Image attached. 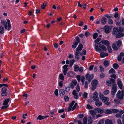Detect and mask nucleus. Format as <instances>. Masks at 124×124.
Segmentation results:
<instances>
[{"mask_svg": "<svg viewBox=\"0 0 124 124\" xmlns=\"http://www.w3.org/2000/svg\"><path fill=\"white\" fill-rule=\"evenodd\" d=\"M95 49L97 51H99L101 52L103 51H105L107 50L106 47L104 45L101 46L100 43H97L95 44Z\"/></svg>", "mask_w": 124, "mask_h": 124, "instance_id": "f257e3e1", "label": "nucleus"}, {"mask_svg": "<svg viewBox=\"0 0 124 124\" xmlns=\"http://www.w3.org/2000/svg\"><path fill=\"white\" fill-rule=\"evenodd\" d=\"M121 44L122 42L120 40L115 42L112 45L113 49L115 51L118 50L119 47L121 46Z\"/></svg>", "mask_w": 124, "mask_h": 124, "instance_id": "f03ea898", "label": "nucleus"}, {"mask_svg": "<svg viewBox=\"0 0 124 124\" xmlns=\"http://www.w3.org/2000/svg\"><path fill=\"white\" fill-rule=\"evenodd\" d=\"M7 22L3 20H1V23L3 25L5 29H7L8 27V30H9L11 29V24L10 21L8 19H7Z\"/></svg>", "mask_w": 124, "mask_h": 124, "instance_id": "7ed1b4c3", "label": "nucleus"}, {"mask_svg": "<svg viewBox=\"0 0 124 124\" xmlns=\"http://www.w3.org/2000/svg\"><path fill=\"white\" fill-rule=\"evenodd\" d=\"M75 102V101H72V102L70 104L69 106L68 109V111H70L71 110L72 111H73L76 108L77 105V103H75V104L72 107V106L74 105Z\"/></svg>", "mask_w": 124, "mask_h": 124, "instance_id": "20e7f679", "label": "nucleus"}, {"mask_svg": "<svg viewBox=\"0 0 124 124\" xmlns=\"http://www.w3.org/2000/svg\"><path fill=\"white\" fill-rule=\"evenodd\" d=\"M99 95L100 99L103 102L105 103L109 101L108 98L107 97H105L103 94L101 92L99 93Z\"/></svg>", "mask_w": 124, "mask_h": 124, "instance_id": "39448f33", "label": "nucleus"}, {"mask_svg": "<svg viewBox=\"0 0 124 124\" xmlns=\"http://www.w3.org/2000/svg\"><path fill=\"white\" fill-rule=\"evenodd\" d=\"M124 90H123L121 92L120 90L118 91L116 94V97L119 99L122 100L123 98Z\"/></svg>", "mask_w": 124, "mask_h": 124, "instance_id": "423d86ee", "label": "nucleus"}, {"mask_svg": "<svg viewBox=\"0 0 124 124\" xmlns=\"http://www.w3.org/2000/svg\"><path fill=\"white\" fill-rule=\"evenodd\" d=\"M98 83V82L96 80H93L91 84L92 85V87L91 89L92 90H93L95 89L96 87V86Z\"/></svg>", "mask_w": 124, "mask_h": 124, "instance_id": "0eeeda50", "label": "nucleus"}, {"mask_svg": "<svg viewBox=\"0 0 124 124\" xmlns=\"http://www.w3.org/2000/svg\"><path fill=\"white\" fill-rule=\"evenodd\" d=\"M117 86L116 84H114L112 87L111 93L112 95H114L117 90Z\"/></svg>", "mask_w": 124, "mask_h": 124, "instance_id": "6e6552de", "label": "nucleus"}, {"mask_svg": "<svg viewBox=\"0 0 124 124\" xmlns=\"http://www.w3.org/2000/svg\"><path fill=\"white\" fill-rule=\"evenodd\" d=\"M9 101V99H6L3 103V106L1 108L2 109H4L8 107L9 105L8 104Z\"/></svg>", "mask_w": 124, "mask_h": 124, "instance_id": "1a4fd4ad", "label": "nucleus"}, {"mask_svg": "<svg viewBox=\"0 0 124 124\" xmlns=\"http://www.w3.org/2000/svg\"><path fill=\"white\" fill-rule=\"evenodd\" d=\"M94 75L93 74H92L90 75L89 74H87L85 75L86 79L88 80L89 82L91 81L93 78Z\"/></svg>", "mask_w": 124, "mask_h": 124, "instance_id": "9d476101", "label": "nucleus"}, {"mask_svg": "<svg viewBox=\"0 0 124 124\" xmlns=\"http://www.w3.org/2000/svg\"><path fill=\"white\" fill-rule=\"evenodd\" d=\"M117 82L118 87L120 88V89H122L124 87L120 79H117Z\"/></svg>", "mask_w": 124, "mask_h": 124, "instance_id": "9b49d317", "label": "nucleus"}, {"mask_svg": "<svg viewBox=\"0 0 124 124\" xmlns=\"http://www.w3.org/2000/svg\"><path fill=\"white\" fill-rule=\"evenodd\" d=\"M77 81L76 80L72 81L70 84V87L72 89H73L74 87L77 85Z\"/></svg>", "mask_w": 124, "mask_h": 124, "instance_id": "f8f14e48", "label": "nucleus"}, {"mask_svg": "<svg viewBox=\"0 0 124 124\" xmlns=\"http://www.w3.org/2000/svg\"><path fill=\"white\" fill-rule=\"evenodd\" d=\"M93 99L94 101H97L99 100L98 93L97 92H95L93 93Z\"/></svg>", "mask_w": 124, "mask_h": 124, "instance_id": "ddd939ff", "label": "nucleus"}, {"mask_svg": "<svg viewBox=\"0 0 124 124\" xmlns=\"http://www.w3.org/2000/svg\"><path fill=\"white\" fill-rule=\"evenodd\" d=\"M76 90H73V91L72 93L74 96V98L75 99H77L79 97L78 94L77 93Z\"/></svg>", "mask_w": 124, "mask_h": 124, "instance_id": "4468645a", "label": "nucleus"}, {"mask_svg": "<svg viewBox=\"0 0 124 124\" xmlns=\"http://www.w3.org/2000/svg\"><path fill=\"white\" fill-rule=\"evenodd\" d=\"M68 67V65L66 64L64 65L63 67V69H64L63 72L64 75H65L67 74L68 70V69L67 68Z\"/></svg>", "mask_w": 124, "mask_h": 124, "instance_id": "2eb2a0df", "label": "nucleus"}, {"mask_svg": "<svg viewBox=\"0 0 124 124\" xmlns=\"http://www.w3.org/2000/svg\"><path fill=\"white\" fill-rule=\"evenodd\" d=\"M119 30L118 28L116 27H114L113 29L112 32L113 34L115 35L116 36L118 33V32L119 31Z\"/></svg>", "mask_w": 124, "mask_h": 124, "instance_id": "dca6fc26", "label": "nucleus"}, {"mask_svg": "<svg viewBox=\"0 0 124 124\" xmlns=\"http://www.w3.org/2000/svg\"><path fill=\"white\" fill-rule=\"evenodd\" d=\"M7 89L5 87H3L2 90L1 95L3 96H6L7 95L6 92Z\"/></svg>", "mask_w": 124, "mask_h": 124, "instance_id": "f3484780", "label": "nucleus"}, {"mask_svg": "<svg viewBox=\"0 0 124 124\" xmlns=\"http://www.w3.org/2000/svg\"><path fill=\"white\" fill-rule=\"evenodd\" d=\"M121 31H122L121 30L120 31H119V32H118V33L116 36V38H120L124 36V33H122Z\"/></svg>", "mask_w": 124, "mask_h": 124, "instance_id": "a211bd4d", "label": "nucleus"}, {"mask_svg": "<svg viewBox=\"0 0 124 124\" xmlns=\"http://www.w3.org/2000/svg\"><path fill=\"white\" fill-rule=\"evenodd\" d=\"M89 112L91 115L92 116H95L97 111L96 109H95L94 110H90Z\"/></svg>", "mask_w": 124, "mask_h": 124, "instance_id": "6ab92c4d", "label": "nucleus"}, {"mask_svg": "<svg viewBox=\"0 0 124 124\" xmlns=\"http://www.w3.org/2000/svg\"><path fill=\"white\" fill-rule=\"evenodd\" d=\"M83 47V46L81 44H79L77 48L76 49V50L77 51L79 52L82 49Z\"/></svg>", "mask_w": 124, "mask_h": 124, "instance_id": "aec40b11", "label": "nucleus"}, {"mask_svg": "<svg viewBox=\"0 0 124 124\" xmlns=\"http://www.w3.org/2000/svg\"><path fill=\"white\" fill-rule=\"evenodd\" d=\"M103 44L108 46L109 44V41L106 40H103L101 42Z\"/></svg>", "mask_w": 124, "mask_h": 124, "instance_id": "412c9836", "label": "nucleus"}, {"mask_svg": "<svg viewBox=\"0 0 124 124\" xmlns=\"http://www.w3.org/2000/svg\"><path fill=\"white\" fill-rule=\"evenodd\" d=\"M105 31L106 33H108L110 32V30L109 27L107 25H106L104 27Z\"/></svg>", "mask_w": 124, "mask_h": 124, "instance_id": "4be33fe9", "label": "nucleus"}, {"mask_svg": "<svg viewBox=\"0 0 124 124\" xmlns=\"http://www.w3.org/2000/svg\"><path fill=\"white\" fill-rule=\"evenodd\" d=\"M74 73L72 71H69L67 74L68 76L69 77H72L74 76Z\"/></svg>", "mask_w": 124, "mask_h": 124, "instance_id": "5701e85b", "label": "nucleus"}, {"mask_svg": "<svg viewBox=\"0 0 124 124\" xmlns=\"http://www.w3.org/2000/svg\"><path fill=\"white\" fill-rule=\"evenodd\" d=\"M95 105L98 107H100L102 105V103L101 101H96L95 103Z\"/></svg>", "mask_w": 124, "mask_h": 124, "instance_id": "b1692460", "label": "nucleus"}, {"mask_svg": "<svg viewBox=\"0 0 124 124\" xmlns=\"http://www.w3.org/2000/svg\"><path fill=\"white\" fill-rule=\"evenodd\" d=\"M59 79L61 80V81H63L64 80V76L62 73H61L59 75Z\"/></svg>", "mask_w": 124, "mask_h": 124, "instance_id": "393cba45", "label": "nucleus"}, {"mask_svg": "<svg viewBox=\"0 0 124 124\" xmlns=\"http://www.w3.org/2000/svg\"><path fill=\"white\" fill-rule=\"evenodd\" d=\"M96 111L98 113L100 114H102L104 112L103 109L101 108H96Z\"/></svg>", "mask_w": 124, "mask_h": 124, "instance_id": "a878e982", "label": "nucleus"}, {"mask_svg": "<svg viewBox=\"0 0 124 124\" xmlns=\"http://www.w3.org/2000/svg\"><path fill=\"white\" fill-rule=\"evenodd\" d=\"M104 112L107 114H110L112 113L111 110V109H106L104 111Z\"/></svg>", "mask_w": 124, "mask_h": 124, "instance_id": "bb28decb", "label": "nucleus"}, {"mask_svg": "<svg viewBox=\"0 0 124 124\" xmlns=\"http://www.w3.org/2000/svg\"><path fill=\"white\" fill-rule=\"evenodd\" d=\"M106 19L104 17L102 18L101 19V23L103 24H105L107 21Z\"/></svg>", "mask_w": 124, "mask_h": 124, "instance_id": "cd10ccee", "label": "nucleus"}, {"mask_svg": "<svg viewBox=\"0 0 124 124\" xmlns=\"http://www.w3.org/2000/svg\"><path fill=\"white\" fill-rule=\"evenodd\" d=\"M108 54L106 53H101L100 54V56L102 58H103L105 56H108Z\"/></svg>", "mask_w": 124, "mask_h": 124, "instance_id": "c85d7f7f", "label": "nucleus"}, {"mask_svg": "<svg viewBox=\"0 0 124 124\" xmlns=\"http://www.w3.org/2000/svg\"><path fill=\"white\" fill-rule=\"evenodd\" d=\"M79 53L78 51L76 52L75 53V57L76 59H79Z\"/></svg>", "mask_w": 124, "mask_h": 124, "instance_id": "c756f323", "label": "nucleus"}, {"mask_svg": "<svg viewBox=\"0 0 124 124\" xmlns=\"http://www.w3.org/2000/svg\"><path fill=\"white\" fill-rule=\"evenodd\" d=\"M105 124H113L112 121L109 119H107L105 121Z\"/></svg>", "mask_w": 124, "mask_h": 124, "instance_id": "7c9ffc66", "label": "nucleus"}, {"mask_svg": "<svg viewBox=\"0 0 124 124\" xmlns=\"http://www.w3.org/2000/svg\"><path fill=\"white\" fill-rule=\"evenodd\" d=\"M93 122V121L91 119V116H89L88 117V124H92Z\"/></svg>", "mask_w": 124, "mask_h": 124, "instance_id": "2f4dec72", "label": "nucleus"}, {"mask_svg": "<svg viewBox=\"0 0 124 124\" xmlns=\"http://www.w3.org/2000/svg\"><path fill=\"white\" fill-rule=\"evenodd\" d=\"M101 115L100 114H98L96 115L95 116H92V118L93 119H96L98 118V117L101 116Z\"/></svg>", "mask_w": 124, "mask_h": 124, "instance_id": "473e14b6", "label": "nucleus"}, {"mask_svg": "<svg viewBox=\"0 0 124 124\" xmlns=\"http://www.w3.org/2000/svg\"><path fill=\"white\" fill-rule=\"evenodd\" d=\"M44 119V116H41V115H39L38 117L37 118V119L38 120V119L40 120L43 119Z\"/></svg>", "mask_w": 124, "mask_h": 124, "instance_id": "72a5a7b5", "label": "nucleus"}, {"mask_svg": "<svg viewBox=\"0 0 124 124\" xmlns=\"http://www.w3.org/2000/svg\"><path fill=\"white\" fill-rule=\"evenodd\" d=\"M109 62L107 61H105L103 62V64L105 67L108 66L109 65Z\"/></svg>", "mask_w": 124, "mask_h": 124, "instance_id": "f704fd0d", "label": "nucleus"}, {"mask_svg": "<svg viewBox=\"0 0 124 124\" xmlns=\"http://www.w3.org/2000/svg\"><path fill=\"white\" fill-rule=\"evenodd\" d=\"M83 124H87V117H85L83 119Z\"/></svg>", "mask_w": 124, "mask_h": 124, "instance_id": "c9c22d12", "label": "nucleus"}, {"mask_svg": "<svg viewBox=\"0 0 124 124\" xmlns=\"http://www.w3.org/2000/svg\"><path fill=\"white\" fill-rule=\"evenodd\" d=\"M63 81L61 80H59L58 85L61 87H62L63 85Z\"/></svg>", "mask_w": 124, "mask_h": 124, "instance_id": "e433bc0d", "label": "nucleus"}, {"mask_svg": "<svg viewBox=\"0 0 124 124\" xmlns=\"http://www.w3.org/2000/svg\"><path fill=\"white\" fill-rule=\"evenodd\" d=\"M78 44L77 42H75L72 45V47L73 48H75Z\"/></svg>", "mask_w": 124, "mask_h": 124, "instance_id": "4c0bfd02", "label": "nucleus"}, {"mask_svg": "<svg viewBox=\"0 0 124 124\" xmlns=\"http://www.w3.org/2000/svg\"><path fill=\"white\" fill-rule=\"evenodd\" d=\"M109 73L110 74L112 73H114L115 72V71L114 69L113 68H111L109 70Z\"/></svg>", "mask_w": 124, "mask_h": 124, "instance_id": "58836bf2", "label": "nucleus"}, {"mask_svg": "<svg viewBox=\"0 0 124 124\" xmlns=\"http://www.w3.org/2000/svg\"><path fill=\"white\" fill-rule=\"evenodd\" d=\"M76 89L77 90V93H78L80 91V87L79 86V85L78 84L77 86L76 87Z\"/></svg>", "mask_w": 124, "mask_h": 124, "instance_id": "ea45409f", "label": "nucleus"}, {"mask_svg": "<svg viewBox=\"0 0 124 124\" xmlns=\"http://www.w3.org/2000/svg\"><path fill=\"white\" fill-rule=\"evenodd\" d=\"M81 80L82 85H83L84 84V83L85 81V78L84 76H82L81 77Z\"/></svg>", "mask_w": 124, "mask_h": 124, "instance_id": "a19ab883", "label": "nucleus"}, {"mask_svg": "<svg viewBox=\"0 0 124 124\" xmlns=\"http://www.w3.org/2000/svg\"><path fill=\"white\" fill-rule=\"evenodd\" d=\"M111 110L112 113V112L116 113L119 112V110L117 109H111Z\"/></svg>", "mask_w": 124, "mask_h": 124, "instance_id": "79ce46f5", "label": "nucleus"}, {"mask_svg": "<svg viewBox=\"0 0 124 124\" xmlns=\"http://www.w3.org/2000/svg\"><path fill=\"white\" fill-rule=\"evenodd\" d=\"M79 69L78 66L77 65H76L74 66V70L75 71H77Z\"/></svg>", "mask_w": 124, "mask_h": 124, "instance_id": "37998d69", "label": "nucleus"}, {"mask_svg": "<svg viewBox=\"0 0 124 124\" xmlns=\"http://www.w3.org/2000/svg\"><path fill=\"white\" fill-rule=\"evenodd\" d=\"M4 31V28L2 27H0V33L1 34H2L3 33Z\"/></svg>", "mask_w": 124, "mask_h": 124, "instance_id": "c03bdc74", "label": "nucleus"}, {"mask_svg": "<svg viewBox=\"0 0 124 124\" xmlns=\"http://www.w3.org/2000/svg\"><path fill=\"white\" fill-rule=\"evenodd\" d=\"M65 93L64 90L63 89H62L61 90V95L63 96Z\"/></svg>", "mask_w": 124, "mask_h": 124, "instance_id": "a18cd8bd", "label": "nucleus"}, {"mask_svg": "<svg viewBox=\"0 0 124 124\" xmlns=\"http://www.w3.org/2000/svg\"><path fill=\"white\" fill-rule=\"evenodd\" d=\"M118 67V65L117 63H115L113 65V67L115 69H116Z\"/></svg>", "mask_w": 124, "mask_h": 124, "instance_id": "49530a36", "label": "nucleus"}, {"mask_svg": "<svg viewBox=\"0 0 124 124\" xmlns=\"http://www.w3.org/2000/svg\"><path fill=\"white\" fill-rule=\"evenodd\" d=\"M76 77L77 78V80L78 82H79L81 80V77H80V75H77L76 76Z\"/></svg>", "mask_w": 124, "mask_h": 124, "instance_id": "de8ad7c7", "label": "nucleus"}, {"mask_svg": "<svg viewBox=\"0 0 124 124\" xmlns=\"http://www.w3.org/2000/svg\"><path fill=\"white\" fill-rule=\"evenodd\" d=\"M109 93V91L108 90H105L103 92V93L105 95H107Z\"/></svg>", "mask_w": 124, "mask_h": 124, "instance_id": "09e8293b", "label": "nucleus"}, {"mask_svg": "<svg viewBox=\"0 0 124 124\" xmlns=\"http://www.w3.org/2000/svg\"><path fill=\"white\" fill-rule=\"evenodd\" d=\"M88 82L87 81H86L85 83L84 87L85 88L87 89L88 87Z\"/></svg>", "mask_w": 124, "mask_h": 124, "instance_id": "8fccbe9b", "label": "nucleus"}, {"mask_svg": "<svg viewBox=\"0 0 124 124\" xmlns=\"http://www.w3.org/2000/svg\"><path fill=\"white\" fill-rule=\"evenodd\" d=\"M108 23L109 24H112L113 23V21L112 19H109L108 22Z\"/></svg>", "mask_w": 124, "mask_h": 124, "instance_id": "3c124183", "label": "nucleus"}, {"mask_svg": "<svg viewBox=\"0 0 124 124\" xmlns=\"http://www.w3.org/2000/svg\"><path fill=\"white\" fill-rule=\"evenodd\" d=\"M104 123V120L101 119L98 122V124H103Z\"/></svg>", "mask_w": 124, "mask_h": 124, "instance_id": "603ef678", "label": "nucleus"}, {"mask_svg": "<svg viewBox=\"0 0 124 124\" xmlns=\"http://www.w3.org/2000/svg\"><path fill=\"white\" fill-rule=\"evenodd\" d=\"M108 49L109 53H111L112 52V50L110 46H108Z\"/></svg>", "mask_w": 124, "mask_h": 124, "instance_id": "864d4df0", "label": "nucleus"}, {"mask_svg": "<svg viewBox=\"0 0 124 124\" xmlns=\"http://www.w3.org/2000/svg\"><path fill=\"white\" fill-rule=\"evenodd\" d=\"M75 39L76 41L75 42H77L78 43H79L80 42V41L79 37H76Z\"/></svg>", "mask_w": 124, "mask_h": 124, "instance_id": "5fc2aeb1", "label": "nucleus"}, {"mask_svg": "<svg viewBox=\"0 0 124 124\" xmlns=\"http://www.w3.org/2000/svg\"><path fill=\"white\" fill-rule=\"evenodd\" d=\"M100 70L101 71H104V68L101 65H100L99 66Z\"/></svg>", "mask_w": 124, "mask_h": 124, "instance_id": "6e6d98bb", "label": "nucleus"}, {"mask_svg": "<svg viewBox=\"0 0 124 124\" xmlns=\"http://www.w3.org/2000/svg\"><path fill=\"white\" fill-rule=\"evenodd\" d=\"M88 94L86 92H85L83 95V97L85 99H86L87 97Z\"/></svg>", "mask_w": 124, "mask_h": 124, "instance_id": "4d7b16f0", "label": "nucleus"}, {"mask_svg": "<svg viewBox=\"0 0 124 124\" xmlns=\"http://www.w3.org/2000/svg\"><path fill=\"white\" fill-rule=\"evenodd\" d=\"M54 93L55 95L57 96H58V90L57 89L55 90L54 92Z\"/></svg>", "mask_w": 124, "mask_h": 124, "instance_id": "13d9d810", "label": "nucleus"}, {"mask_svg": "<svg viewBox=\"0 0 124 124\" xmlns=\"http://www.w3.org/2000/svg\"><path fill=\"white\" fill-rule=\"evenodd\" d=\"M98 35V34L97 33H95L93 35V39H95Z\"/></svg>", "mask_w": 124, "mask_h": 124, "instance_id": "bf43d9fd", "label": "nucleus"}, {"mask_svg": "<svg viewBox=\"0 0 124 124\" xmlns=\"http://www.w3.org/2000/svg\"><path fill=\"white\" fill-rule=\"evenodd\" d=\"M70 87H67L65 88V90L66 92H69L70 90Z\"/></svg>", "mask_w": 124, "mask_h": 124, "instance_id": "052dcab7", "label": "nucleus"}, {"mask_svg": "<svg viewBox=\"0 0 124 124\" xmlns=\"http://www.w3.org/2000/svg\"><path fill=\"white\" fill-rule=\"evenodd\" d=\"M85 35L86 37H87L90 35L89 32L88 31H86L85 33Z\"/></svg>", "mask_w": 124, "mask_h": 124, "instance_id": "680f3d73", "label": "nucleus"}, {"mask_svg": "<svg viewBox=\"0 0 124 124\" xmlns=\"http://www.w3.org/2000/svg\"><path fill=\"white\" fill-rule=\"evenodd\" d=\"M46 3L45 4L43 3V5L41 6V8L43 9H44L45 8V7L46 6Z\"/></svg>", "mask_w": 124, "mask_h": 124, "instance_id": "e2e57ef3", "label": "nucleus"}, {"mask_svg": "<svg viewBox=\"0 0 124 124\" xmlns=\"http://www.w3.org/2000/svg\"><path fill=\"white\" fill-rule=\"evenodd\" d=\"M83 70V69L82 67H80L79 69V71L80 72H82Z\"/></svg>", "mask_w": 124, "mask_h": 124, "instance_id": "0e129e2a", "label": "nucleus"}, {"mask_svg": "<svg viewBox=\"0 0 124 124\" xmlns=\"http://www.w3.org/2000/svg\"><path fill=\"white\" fill-rule=\"evenodd\" d=\"M64 99L65 101H67L69 100V98L67 96H65L64 97Z\"/></svg>", "mask_w": 124, "mask_h": 124, "instance_id": "69168bd1", "label": "nucleus"}, {"mask_svg": "<svg viewBox=\"0 0 124 124\" xmlns=\"http://www.w3.org/2000/svg\"><path fill=\"white\" fill-rule=\"evenodd\" d=\"M110 77L111 78H113L115 79L116 78V76L114 74L111 75Z\"/></svg>", "mask_w": 124, "mask_h": 124, "instance_id": "338daca9", "label": "nucleus"}, {"mask_svg": "<svg viewBox=\"0 0 124 124\" xmlns=\"http://www.w3.org/2000/svg\"><path fill=\"white\" fill-rule=\"evenodd\" d=\"M118 124H122L121 120L119 119H118L117 121Z\"/></svg>", "mask_w": 124, "mask_h": 124, "instance_id": "774afa93", "label": "nucleus"}]
</instances>
